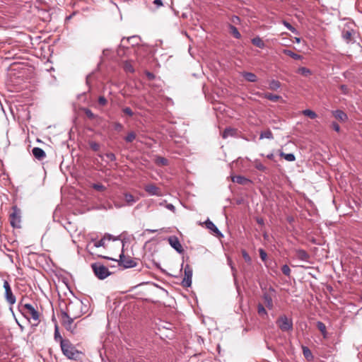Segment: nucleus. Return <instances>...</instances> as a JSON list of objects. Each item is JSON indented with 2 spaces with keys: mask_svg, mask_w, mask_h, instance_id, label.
<instances>
[{
  "mask_svg": "<svg viewBox=\"0 0 362 362\" xmlns=\"http://www.w3.org/2000/svg\"><path fill=\"white\" fill-rule=\"evenodd\" d=\"M18 308L25 317L28 320H32L34 322L33 325L36 326L39 324L40 313L33 305L30 303L24 304L22 299L19 303Z\"/></svg>",
  "mask_w": 362,
  "mask_h": 362,
  "instance_id": "f257e3e1",
  "label": "nucleus"
},
{
  "mask_svg": "<svg viewBox=\"0 0 362 362\" xmlns=\"http://www.w3.org/2000/svg\"><path fill=\"white\" fill-rule=\"evenodd\" d=\"M60 346L63 354L69 359L79 360L83 354L69 339L62 340V345Z\"/></svg>",
  "mask_w": 362,
  "mask_h": 362,
  "instance_id": "f03ea898",
  "label": "nucleus"
},
{
  "mask_svg": "<svg viewBox=\"0 0 362 362\" xmlns=\"http://www.w3.org/2000/svg\"><path fill=\"white\" fill-rule=\"evenodd\" d=\"M115 241H119L122 246V252L119 255V259L117 260L115 259V262H117L119 266L124 269L133 268L136 266V262L129 255L124 254V246L125 243L120 239H117L115 237Z\"/></svg>",
  "mask_w": 362,
  "mask_h": 362,
  "instance_id": "7ed1b4c3",
  "label": "nucleus"
},
{
  "mask_svg": "<svg viewBox=\"0 0 362 362\" xmlns=\"http://www.w3.org/2000/svg\"><path fill=\"white\" fill-rule=\"evenodd\" d=\"M117 199V201H115V207L121 208L126 206H132L138 201L139 198L135 197L130 193L124 192L118 196Z\"/></svg>",
  "mask_w": 362,
  "mask_h": 362,
  "instance_id": "20e7f679",
  "label": "nucleus"
},
{
  "mask_svg": "<svg viewBox=\"0 0 362 362\" xmlns=\"http://www.w3.org/2000/svg\"><path fill=\"white\" fill-rule=\"evenodd\" d=\"M82 306L83 305L81 302H70L66 305L65 311L68 315H69L68 317L74 318V320L80 317L83 315Z\"/></svg>",
  "mask_w": 362,
  "mask_h": 362,
  "instance_id": "39448f33",
  "label": "nucleus"
},
{
  "mask_svg": "<svg viewBox=\"0 0 362 362\" xmlns=\"http://www.w3.org/2000/svg\"><path fill=\"white\" fill-rule=\"evenodd\" d=\"M276 323L282 332H288L293 329V321L286 315L280 316Z\"/></svg>",
  "mask_w": 362,
  "mask_h": 362,
  "instance_id": "423d86ee",
  "label": "nucleus"
},
{
  "mask_svg": "<svg viewBox=\"0 0 362 362\" xmlns=\"http://www.w3.org/2000/svg\"><path fill=\"white\" fill-rule=\"evenodd\" d=\"M92 269L95 276L100 279H103L110 275V272L104 265L95 263L92 264Z\"/></svg>",
  "mask_w": 362,
  "mask_h": 362,
  "instance_id": "0eeeda50",
  "label": "nucleus"
},
{
  "mask_svg": "<svg viewBox=\"0 0 362 362\" xmlns=\"http://www.w3.org/2000/svg\"><path fill=\"white\" fill-rule=\"evenodd\" d=\"M10 223L14 228L20 227L21 210L16 206L12 207V212L10 214Z\"/></svg>",
  "mask_w": 362,
  "mask_h": 362,
  "instance_id": "6e6552de",
  "label": "nucleus"
},
{
  "mask_svg": "<svg viewBox=\"0 0 362 362\" xmlns=\"http://www.w3.org/2000/svg\"><path fill=\"white\" fill-rule=\"evenodd\" d=\"M69 315L65 311H62L60 320L62 325L69 331H72L74 329V326H73V322L75 320L74 318L68 317Z\"/></svg>",
  "mask_w": 362,
  "mask_h": 362,
  "instance_id": "1a4fd4ad",
  "label": "nucleus"
},
{
  "mask_svg": "<svg viewBox=\"0 0 362 362\" xmlns=\"http://www.w3.org/2000/svg\"><path fill=\"white\" fill-rule=\"evenodd\" d=\"M110 240L111 235H105L100 240L92 241L88 245V247L90 250H93V248H98L100 247H105L107 246V243H110Z\"/></svg>",
  "mask_w": 362,
  "mask_h": 362,
  "instance_id": "9d476101",
  "label": "nucleus"
},
{
  "mask_svg": "<svg viewBox=\"0 0 362 362\" xmlns=\"http://www.w3.org/2000/svg\"><path fill=\"white\" fill-rule=\"evenodd\" d=\"M185 276L182 281L184 287H190L192 285V269L189 264H187L184 269Z\"/></svg>",
  "mask_w": 362,
  "mask_h": 362,
  "instance_id": "9b49d317",
  "label": "nucleus"
},
{
  "mask_svg": "<svg viewBox=\"0 0 362 362\" xmlns=\"http://www.w3.org/2000/svg\"><path fill=\"white\" fill-rule=\"evenodd\" d=\"M4 288L5 289V298L10 305L16 303V298L13 295L11 288L7 281L4 282Z\"/></svg>",
  "mask_w": 362,
  "mask_h": 362,
  "instance_id": "f8f14e48",
  "label": "nucleus"
},
{
  "mask_svg": "<svg viewBox=\"0 0 362 362\" xmlns=\"http://www.w3.org/2000/svg\"><path fill=\"white\" fill-rule=\"evenodd\" d=\"M136 40L135 36H132L127 38H123L121 40V43L117 49V54L120 55L121 51H124V49H126L127 51L132 52V47H130V40Z\"/></svg>",
  "mask_w": 362,
  "mask_h": 362,
  "instance_id": "ddd939ff",
  "label": "nucleus"
},
{
  "mask_svg": "<svg viewBox=\"0 0 362 362\" xmlns=\"http://www.w3.org/2000/svg\"><path fill=\"white\" fill-rule=\"evenodd\" d=\"M168 243L170 246L175 249L178 253L181 254L184 252V249L180 243L179 239L176 236H170L168 238Z\"/></svg>",
  "mask_w": 362,
  "mask_h": 362,
  "instance_id": "4468645a",
  "label": "nucleus"
},
{
  "mask_svg": "<svg viewBox=\"0 0 362 362\" xmlns=\"http://www.w3.org/2000/svg\"><path fill=\"white\" fill-rule=\"evenodd\" d=\"M145 191L150 195H161V190L154 184H148L144 187Z\"/></svg>",
  "mask_w": 362,
  "mask_h": 362,
  "instance_id": "2eb2a0df",
  "label": "nucleus"
},
{
  "mask_svg": "<svg viewBox=\"0 0 362 362\" xmlns=\"http://www.w3.org/2000/svg\"><path fill=\"white\" fill-rule=\"evenodd\" d=\"M295 256L297 259L305 262H308L310 259V255L305 250L302 249H296Z\"/></svg>",
  "mask_w": 362,
  "mask_h": 362,
  "instance_id": "dca6fc26",
  "label": "nucleus"
},
{
  "mask_svg": "<svg viewBox=\"0 0 362 362\" xmlns=\"http://www.w3.org/2000/svg\"><path fill=\"white\" fill-rule=\"evenodd\" d=\"M333 116L339 122H344L348 119L347 115L341 110L332 111Z\"/></svg>",
  "mask_w": 362,
  "mask_h": 362,
  "instance_id": "f3484780",
  "label": "nucleus"
},
{
  "mask_svg": "<svg viewBox=\"0 0 362 362\" xmlns=\"http://www.w3.org/2000/svg\"><path fill=\"white\" fill-rule=\"evenodd\" d=\"M32 153L35 158L40 160L44 159L46 157L45 152L39 147L33 148Z\"/></svg>",
  "mask_w": 362,
  "mask_h": 362,
  "instance_id": "a211bd4d",
  "label": "nucleus"
},
{
  "mask_svg": "<svg viewBox=\"0 0 362 362\" xmlns=\"http://www.w3.org/2000/svg\"><path fill=\"white\" fill-rule=\"evenodd\" d=\"M206 227L209 229L210 230L213 231L214 233L217 235V236H223V234L221 233V231L218 229V228L214 225V223L211 221L209 219H207L205 221Z\"/></svg>",
  "mask_w": 362,
  "mask_h": 362,
  "instance_id": "6ab92c4d",
  "label": "nucleus"
},
{
  "mask_svg": "<svg viewBox=\"0 0 362 362\" xmlns=\"http://www.w3.org/2000/svg\"><path fill=\"white\" fill-rule=\"evenodd\" d=\"M232 181L233 182H236L240 185H246L247 184L251 183V180L248 178L241 176V175H236L232 177Z\"/></svg>",
  "mask_w": 362,
  "mask_h": 362,
  "instance_id": "aec40b11",
  "label": "nucleus"
},
{
  "mask_svg": "<svg viewBox=\"0 0 362 362\" xmlns=\"http://www.w3.org/2000/svg\"><path fill=\"white\" fill-rule=\"evenodd\" d=\"M355 34L353 30H344L342 31V37L346 42L352 41V35Z\"/></svg>",
  "mask_w": 362,
  "mask_h": 362,
  "instance_id": "412c9836",
  "label": "nucleus"
},
{
  "mask_svg": "<svg viewBox=\"0 0 362 362\" xmlns=\"http://www.w3.org/2000/svg\"><path fill=\"white\" fill-rule=\"evenodd\" d=\"M261 96L272 102H277L278 100L281 99V97L280 95H274L270 93H262Z\"/></svg>",
  "mask_w": 362,
  "mask_h": 362,
  "instance_id": "4be33fe9",
  "label": "nucleus"
},
{
  "mask_svg": "<svg viewBox=\"0 0 362 362\" xmlns=\"http://www.w3.org/2000/svg\"><path fill=\"white\" fill-rule=\"evenodd\" d=\"M242 76L249 82H255L257 80V76L252 72H243Z\"/></svg>",
  "mask_w": 362,
  "mask_h": 362,
  "instance_id": "5701e85b",
  "label": "nucleus"
},
{
  "mask_svg": "<svg viewBox=\"0 0 362 362\" xmlns=\"http://www.w3.org/2000/svg\"><path fill=\"white\" fill-rule=\"evenodd\" d=\"M251 42L255 46L261 49L264 48L266 46L264 41L259 36L252 38Z\"/></svg>",
  "mask_w": 362,
  "mask_h": 362,
  "instance_id": "b1692460",
  "label": "nucleus"
},
{
  "mask_svg": "<svg viewBox=\"0 0 362 362\" xmlns=\"http://www.w3.org/2000/svg\"><path fill=\"white\" fill-rule=\"evenodd\" d=\"M228 29L230 30V33L236 39L241 38V34L239 33L238 29L232 24H229L228 25Z\"/></svg>",
  "mask_w": 362,
  "mask_h": 362,
  "instance_id": "393cba45",
  "label": "nucleus"
},
{
  "mask_svg": "<svg viewBox=\"0 0 362 362\" xmlns=\"http://www.w3.org/2000/svg\"><path fill=\"white\" fill-rule=\"evenodd\" d=\"M255 168L263 173H267L268 168L264 166L259 160L256 159L253 162Z\"/></svg>",
  "mask_w": 362,
  "mask_h": 362,
  "instance_id": "a878e982",
  "label": "nucleus"
},
{
  "mask_svg": "<svg viewBox=\"0 0 362 362\" xmlns=\"http://www.w3.org/2000/svg\"><path fill=\"white\" fill-rule=\"evenodd\" d=\"M263 298H264L266 307L267 308H269V310L272 309L273 308V301H272V298L270 296V295H269L267 293H264L263 296Z\"/></svg>",
  "mask_w": 362,
  "mask_h": 362,
  "instance_id": "bb28decb",
  "label": "nucleus"
},
{
  "mask_svg": "<svg viewBox=\"0 0 362 362\" xmlns=\"http://www.w3.org/2000/svg\"><path fill=\"white\" fill-rule=\"evenodd\" d=\"M124 70L127 73H133L134 71V69L130 61H124L122 65Z\"/></svg>",
  "mask_w": 362,
  "mask_h": 362,
  "instance_id": "cd10ccee",
  "label": "nucleus"
},
{
  "mask_svg": "<svg viewBox=\"0 0 362 362\" xmlns=\"http://www.w3.org/2000/svg\"><path fill=\"white\" fill-rule=\"evenodd\" d=\"M281 86V83L277 80H272L269 83V88L272 90H276Z\"/></svg>",
  "mask_w": 362,
  "mask_h": 362,
  "instance_id": "c85d7f7f",
  "label": "nucleus"
},
{
  "mask_svg": "<svg viewBox=\"0 0 362 362\" xmlns=\"http://www.w3.org/2000/svg\"><path fill=\"white\" fill-rule=\"evenodd\" d=\"M257 313L260 317L263 318H266L268 317V314L266 309L264 308V305L261 303H259L257 305Z\"/></svg>",
  "mask_w": 362,
  "mask_h": 362,
  "instance_id": "c756f323",
  "label": "nucleus"
},
{
  "mask_svg": "<svg viewBox=\"0 0 362 362\" xmlns=\"http://www.w3.org/2000/svg\"><path fill=\"white\" fill-rule=\"evenodd\" d=\"M279 156L289 162H293L296 160V156L293 153H285L283 151H280Z\"/></svg>",
  "mask_w": 362,
  "mask_h": 362,
  "instance_id": "7c9ffc66",
  "label": "nucleus"
},
{
  "mask_svg": "<svg viewBox=\"0 0 362 362\" xmlns=\"http://www.w3.org/2000/svg\"><path fill=\"white\" fill-rule=\"evenodd\" d=\"M283 52L287 55V56H289L290 57L294 59H296V60H299V59H302V56L300 55V54H298L295 52H293V51H291V49H284L283 51Z\"/></svg>",
  "mask_w": 362,
  "mask_h": 362,
  "instance_id": "2f4dec72",
  "label": "nucleus"
},
{
  "mask_svg": "<svg viewBox=\"0 0 362 362\" xmlns=\"http://www.w3.org/2000/svg\"><path fill=\"white\" fill-rule=\"evenodd\" d=\"M273 139V134L270 129H267L266 131L262 132L259 135V139Z\"/></svg>",
  "mask_w": 362,
  "mask_h": 362,
  "instance_id": "473e14b6",
  "label": "nucleus"
},
{
  "mask_svg": "<svg viewBox=\"0 0 362 362\" xmlns=\"http://www.w3.org/2000/svg\"><path fill=\"white\" fill-rule=\"evenodd\" d=\"M236 133V131L235 129H232V128H226L223 134H222V136L223 139H226L227 137L228 136H233Z\"/></svg>",
  "mask_w": 362,
  "mask_h": 362,
  "instance_id": "72a5a7b5",
  "label": "nucleus"
},
{
  "mask_svg": "<svg viewBox=\"0 0 362 362\" xmlns=\"http://www.w3.org/2000/svg\"><path fill=\"white\" fill-rule=\"evenodd\" d=\"M302 349H303V356H305V358L306 359H308V360L313 359V354L308 347L303 346Z\"/></svg>",
  "mask_w": 362,
  "mask_h": 362,
  "instance_id": "f704fd0d",
  "label": "nucleus"
},
{
  "mask_svg": "<svg viewBox=\"0 0 362 362\" xmlns=\"http://www.w3.org/2000/svg\"><path fill=\"white\" fill-rule=\"evenodd\" d=\"M317 329L320 331V332L322 333V334L323 335L324 337H326V335H327V330H326V326L325 325L320 322V321H318L317 322Z\"/></svg>",
  "mask_w": 362,
  "mask_h": 362,
  "instance_id": "c9c22d12",
  "label": "nucleus"
},
{
  "mask_svg": "<svg viewBox=\"0 0 362 362\" xmlns=\"http://www.w3.org/2000/svg\"><path fill=\"white\" fill-rule=\"evenodd\" d=\"M303 115L307 116V117H310V119H315L317 116V114L314 111L309 110V109L303 110Z\"/></svg>",
  "mask_w": 362,
  "mask_h": 362,
  "instance_id": "e433bc0d",
  "label": "nucleus"
},
{
  "mask_svg": "<svg viewBox=\"0 0 362 362\" xmlns=\"http://www.w3.org/2000/svg\"><path fill=\"white\" fill-rule=\"evenodd\" d=\"M54 339L57 341H59L60 346L62 345V340H65L61 336V334H60V333L59 332V327H58V326L57 325H55V329H54Z\"/></svg>",
  "mask_w": 362,
  "mask_h": 362,
  "instance_id": "4c0bfd02",
  "label": "nucleus"
},
{
  "mask_svg": "<svg viewBox=\"0 0 362 362\" xmlns=\"http://www.w3.org/2000/svg\"><path fill=\"white\" fill-rule=\"evenodd\" d=\"M124 139L126 142L131 143L136 139V134L134 132H130Z\"/></svg>",
  "mask_w": 362,
  "mask_h": 362,
  "instance_id": "58836bf2",
  "label": "nucleus"
},
{
  "mask_svg": "<svg viewBox=\"0 0 362 362\" xmlns=\"http://www.w3.org/2000/svg\"><path fill=\"white\" fill-rule=\"evenodd\" d=\"M298 73L305 76H308L311 74L310 70L305 67H300L298 69Z\"/></svg>",
  "mask_w": 362,
  "mask_h": 362,
  "instance_id": "ea45409f",
  "label": "nucleus"
},
{
  "mask_svg": "<svg viewBox=\"0 0 362 362\" xmlns=\"http://www.w3.org/2000/svg\"><path fill=\"white\" fill-rule=\"evenodd\" d=\"M281 272L282 273L287 276H290V274H291V269L289 268V267L287 265V264H284L281 267Z\"/></svg>",
  "mask_w": 362,
  "mask_h": 362,
  "instance_id": "a19ab883",
  "label": "nucleus"
},
{
  "mask_svg": "<svg viewBox=\"0 0 362 362\" xmlns=\"http://www.w3.org/2000/svg\"><path fill=\"white\" fill-rule=\"evenodd\" d=\"M156 162L158 164H160L162 165H167L168 163V160L163 157H158Z\"/></svg>",
  "mask_w": 362,
  "mask_h": 362,
  "instance_id": "79ce46f5",
  "label": "nucleus"
},
{
  "mask_svg": "<svg viewBox=\"0 0 362 362\" xmlns=\"http://www.w3.org/2000/svg\"><path fill=\"white\" fill-rule=\"evenodd\" d=\"M230 22L233 24L238 25L240 23V18L238 16H233L230 18Z\"/></svg>",
  "mask_w": 362,
  "mask_h": 362,
  "instance_id": "37998d69",
  "label": "nucleus"
},
{
  "mask_svg": "<svg viewBox=\"0 0 362 362\" xmlns=\"http://www.w3.org/2000/svg\"><path fill=\"white\" fill-rule=\"evenodd\" d=\"M259 257H260L261 259L264 262L266 261L267 257V252L263 249H259Z\"/></svg>",
  "mask_w": 362,
  "mask_h": 362,
  "instance_id": "c03bdc74",
  "label": "nucleus"
},
{
  "mask_svg": "<svg viewBox=\"0 0 362 362\" xmlns=\"http://www.w3.org/2000/svg\"><path fill=\"white\" fill-rule=\"evenodd\" d=\"M84 113L89 119H93L95 117L94 114L89 109H84Z\"/></svg>",
  "mask_w": 362,
  "mask_h": 362,
  "instance_id": "a18cd8bd",
  "label": "nucleus"
},
{
  "mask_svg": "<svg viewBox=\"0 0 362 362\" xmlns=\"http://www.w3.org/2000/svg\"><path fill=\"white\" fill-rule=\"evenodd\" d=\"M242 255H243V259H245V261L246 262H251V257H250V255H248V253L245 250H243L242 252Z\"/></svg>",
  "mask_w": 362,
  "mask_h": 362,
  "instance_id": "49530a36",
  "label": "nucleus"
},
{
  "mask_svg": "<svg viewBox=\"0 0 362 362\" xmlns=\"http://www.w3.org/2000/svg\"><path fill=\"white\" fill-rule=\"evenodd\" d=\"M122 112L125 114V115H127L128 116H132L133 115V112L132 110V109L130 107H124L123 110H122Z\"/></svg>",
  "mask_w": 362,
  "mask_h": 362,
  "instance_id": "de8ad7c7",
  "label": "nucleus"
},
{
  "mask_svg": "<svg viewBox=\"0 0 362 362\" xmlns=\"http://www.w3.org/2000/svg\"><path fill=\"white\" fill-rule=\"evenodd\" d=\"M284 24L291 32L294 33L296 31V29L289 23L284 21Z\"/></svg>",
  "mask_w": 362,
  "mask_h": 362,
  "instance_id": "09e8293b",
  "label": "nucleus"
},
{
  "mask_svg": "<svg viewBox=\"0 0 362 362\" xmlns=\"http://www.w3.org/2000/svg\"><path fill=\"white\" fill-rule=\"evenodd\" d=\"M98 103L103 106L105 105L106 103H107V100L105 97L103 96H100L99 98H98Z\"/></svg>",
  "mask_w": 362,
  "mask_h": 362,
  "instance_id": "8fccbe9b",
  "label": "nucleus"
},
{
  "mask_svg": "<svg viewBox=\"0 0 362 362\" xmlns=\"http://www.w3.org/2000/svg\"><path fill=\"white\" fill-rule=\"evenodd\" d=\"M332 127L333 128V129L334 131H336L337 132H339L340 131V127L336 122H333L332 123Z\"/></svg>",
  "mask_w": 362,
  "mask_h": 362,
  "instance_id": "3c124183",
  "label": "nucleus"
},
{
  "mask_svg": "<svg viewBox=\"0 0 362 362\" xmlns=\"http://www.w3.org/2000/svg\"><path fill=\"white\" fill-rule=\"evenodd\" d=\"M131 52L132 51H127L126 49H124V51H121V54L118 56L120 57H128Z\"/></svg>",
  "mask_w": 362,
  "mask_h": 362,
  "instance_id": "603ef678",
  "label": "nucleus"
},
{
  "mask_svg": "<svg viewBox=\"0 0 362 362\" xmlns=\"http://www.w3.org/2000/svg\"><path fill=\"white\" fill-rule=\"evenodd\" d=\"M146 75L148 79H149V80H153L154 78H155L154 74L153 73H151V72H149V71H147L146 73Z\"/></svg>",
  "mask_w": 362,
  "mask_h": 362,
  "instance_id": "864d4df0",
  "label": "nucleus"
},
{
  "mask_svg": "<svg viewBox=\"0 0 362 362\" xmlns=\"http://www.w3.org/2000/svg\"><path fill=\"white\" fill-rule=\"evenodd\" d=\"M122 129V125L119 123L115 122V131H120Z\"/></svg>",
  "mask_w": 362,
  "mask_h": 362,
  "instance_id": "5fc2aeb1",
  "label": "nucleus"
},
{
  "mask_svg": "<svg viewBox=\"0 0 362 362\" xmlns=\"http://www.w3.org/2000/svg\"><path fill=\"white\" fill-rule=\"evenodd\" d=\"M166 208L172 211H175V207L174 206L173 204H166Z\"/></svg>",
  "mask_w": 362,
  "mask_h": 362,
  "instance_id": "6e6d98bb",
  "label": "nucleus"
},
{
  "mask_svg": "<svg viewBox=\"0 0 362 362\" xmlns=\"http://www.w3.org/2000/svg\"><path fill=\"white\" fill-rule=\"evenodd\" d=\"M93 187L98 191H101L104 188V187L102 185L99 184L94 185Z\"/></svg>",
  "mask_w": 362,
  "mask_h": 362,
  "instance_id": "4d7b16f0",
  "label": "nucleus"
},
{
  "mask_svg": "<svg viewBox=\"0 0 362 362\" xmlns=\"http://www.w3.org/2000/svg\"><path fill=\"white\" fill-rule=\"evenodd\" d=\"M138 44L137 38L136 37V40H130V47H132V52L134 51V45Z\"/></svg>",
  "mask_w": 362,
  "mask_h": 362,
  "instance_id": "13d9d810",
  "label": "nucleus"
},
{
  "mask_svg": "<svg viewBox=\"0 0 362 362\" xmlns=\"http://www.w3.org/2000/svg\"><path fill=\"white\" fill-rule=\"evenodd\" d=\"M153 4H155L157 7L163 6V2L161 0H154Z\"/></svg>",
  "mask_w": 362,
  "mask_h": 362,
  "instance_id": "bf43d9fd",
  "label": "nucleus"
},
{
  "mask_svg": "<svg viewBox=\"0 0 362 362\" xmlns=\"http://www.w3.org/2000/svg\"><path fill=\"white\" fill-rule=\"evenodd\" d=\"M274 154H273V153H269V154L267 155V158L268 159H270V160H273V159H274Z\"/></svg>",
  "mask_w": 362,
  "mask_h": 362,
  "instance_id": "052dcab7",
  "label": "nucleus"
},
{
  "mask_svg": "<svg viewBox=\"0 0 362 362\" xmlns=\"http://www.w3.org/2000/svg\"><path fill=\"white\" fill-rule=\"evenodd\" d=\"M231 269H232V271H233V276H235L236 269H235L233 266H231Z\"/></svg>",
  "mask_w": 362,
  "mask_h": 362,
  "instance_id": "680f3d73",
  "label": "nucleus"
},
{
  "mask_svg": "<svg viewBox=\"0 0 362 362\" xmlns=\"http://www.w3.org/2000/svg\"><path fill=\"white\" fill-rule=\"evenodd\" d=\"M146 231L148 232V233H156L157 231V230L146 229Z\"/></svg>",
  "mask_w": 362,
  "mask_h": 362,
  "instance_id": "e2e57ef3",
  "label": "nucleus"
},
{
  "mask_svg": "<svg viewBox=\"0 0 362 362\" xmlns=\"http://www.w3.org/2000/svg\"><path fill=\"white\" fill-rule=\"evenodd\" d=\"M341 89L342 90H345L346 89V86L345 85H341Z\"/></svg>",
  "mask_w": 362,
  "mask_h": 362,
  "instance_id": "0e129e2a",
  "label": "nucleus"
},
{
  "mask_svg": "<svg viewBox=\"0 0 362 362\" xmlns=\"http://www.w3.org/2000/svg\"><path fill=\"white\" fill-rule=\"evenodd\" d=\"M257 223L259 224H262V223H263V220L262 219L257 220Z\"/></svg>",
  "mask_w": 362,
  "mask_h": 362,
  "instance_id": "69168bd1",
  "label": "nucleus"
},
{
  "mask_svg": "<svg viewBox=\"0 0 362 362\" xmlns=\"http://www.w3.org/2000/svg\"><path fill=\"white\" fill-rule=\"evenodd\" d=\"M98 255L99 257H104V258H106V257H105V256H103V255H100V254H98Z\"/></svg>",
  "mask_w": 362,
  "mask_h": 362,
  "instance_id": "338daca9",
  "label": "nucleus"
},
{
  "mask_svg": "<svg viewBox=\"0 0 362 362\" xmlns=\"http://www.w3.org/2000/svg\"><path fill=\"white\" fill-rule=\"evenodd\" d=\"M110 320L108 319V324H107V326L110 327Z\"/></svg>",
  "mask_w": 362,
  "mask_h": 362,
  "instance_id": "774afa93",
  "label": "nucleus"
}]
</instances>
